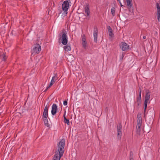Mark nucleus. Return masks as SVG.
<instances>
[{
	"label": "nucleus",
	"mask_w": 160,
	"mask_h": 160,
	"mask_svg": "<svg viewBox=\"0 0 160 160\" xmlns=\"http://www.w3.org/2000/svg\"><path fill=\"white\" fill-rule=\"evenodd\" d=\"M58 149L56 151L54 156L53 160H60L64 153L65 146V139H62L58 144Z\"/></svg>",
	"instance_id": "1"
},
{
	"label": "nucleus",
	"mask_w": 160,
	"mask_h": 160,
	"mask_svg": "<svg viewBox=\"0 0 160 160\" xmlns=\"http://www.w3.org/2000/svg\"><path fill=\"white\" fill-rule=\"evenodd\" d=\"M67 32L65 30H63L59 34L58 41L60 43L61 42L63 45H66L68 43V37Z\"/></svg>",
	"instance_id": "2"
},
{
	"label": "nucleus",
	"mask_w": 160,
	"mask_h": 160,
	"mask_svg": "<svg viewBox=\"0 0 160 160\" xmlns=\"http://www.w3.org/2000/svg\"><path fill=\"white\" fill-rule=\"evenodd\" d=\"M40 45L39 44L36 43L33 46V48L31 51L32 55H35L36 54H38L41 50Z\"/></svg>",
	"instance_id": "3"
},
{
	"label": "nucleus",
	"mask_w": 160,
	"mask_h": 160,
	"mask_svg": "<svg viewBox=\"0 0 160 160\" xmlns=\"http://www.w3.org/2000/svg\"><path fill=\"white\" fill-rule=\"evenodd\" d=\"M150 92L149 90H147L146 92V95L145 96V100L144 101V111H146L147 109L148 103V101L150 99Z\"/></svg>",
	"instance_id": "4"
},
{
	"label": "nucleus",
	"mask_w": 160,
	"mask_h": 160,
	"mask_svg": "<svg viewBox=\"0 0 160 160\" xmlns=\"http://www.w3.org/2000/svg\"><path fill=\"white\" fill-rule=\"evenodd\" d=\"M69 4L68 0L64 1L62 5V10L64 11L63 14L66 15L67 14V11L68 9Z\"/></svg>",
	"instance_id": "5"
},
{
	"label": "nucleus",
	"mask_w": 160,
	"mask_h": 160,
	"mask_svg": "<svg viewBox=\"0 0 160 160\" xmlns=\"http://www.w3.org/2000/svg\"><path fill=\"white\" fill-rule=\"evenodd\" d=\"M120 48L123 51H125L129 49V45L125 42H122Z\"/></svg>",
	"instance_id": "6"
},
{
	"label": "nucleus",
	"mask_w": 160,
	"mask_h": 160,
	"mask_svg": "<svg viewBox=\"0 0 160 160\" xmlns=\"http://www.w3.org/2000/svg\"><path fill=\"white\" fill-rule=\"evenodd\" d=\"M122 126L121 123H119L117 126L118 136L121 137L122 135Z\"/></svg>",
	"instance_id": "7"
},
{
	"label": "nucleus",
	"mask_w": 160,
	"mask_h": 160,
	"mask_svg": "<svg viewBox=\"0 0 160 160\" xmlns=\"http://www.w3.org/2000/svg\"><path fill=\"white\" fill-rule=\"evenodd\" d=\"M57 110V107L56 104H53L52 107L51 113L52 115L56 114Z\"/></svg>",
	"instance_id": "8"
},
{
	"label": "nucleus",
	"mask_w": 160,
	"mask_h": 160,
	"mask_svg": "<svg viewBox=\"0 0 160 160\" xmlns=\"http://www.w3.org/2000/svg\"><path fill=\"white\" fill-rule=\"evenodd\" d=\"M84 11L86 16H89L90 14L89 6L88 4H86L84 8Z\"/></svg>",
	"instance_id": "9"
},
{
	"label": "nucleus",
	"mask_w": 160,
	"mask_h": 160,
	"mask_svg": "<svg viewBox=\"0 0 160 160\" xmlns=\"http://www.w3.org/2000/svg\"><path fill=\"white\" fill-rule=\"evenodd\" d=\"M49 108V106H48V105H46L45 106V108L44 109L42 116L48 117V112Z\"/></svg>",
	"instance_id": "10"
},
{
	"label": "nucleus",
	"mask_w": 160,
	"mask_h": 160,
	"mask_svg": "<svg viewBox=\"0 0 160 160\" xmlns=\"http://www.w3.org/2000/svg\"><path fill=\"white\" fill-rule=\"evenodd\" d=\"M94 41V42L97 43V42L98 37V29L96 28L95 29L93 32Z\"/></svg>",
	"instance_id": "11"
},
{
	"label": "nucleus",
	"mask_w": 160,
	"mask_h": 160,
	"mask_svg": "<svg viewBox=\"0 0 160 160\" xmlns=\"http://www.w3.org/2000/svg\"><path fill=\"white\" fill-rule=\"evenodd\" d=\"M107 29L109 35L111 37H113L114 36V34L110 26H108Z\"/></svg>",
	"instance_id": "12"
},
{
	"label": "nucleus",
	"mask_w": 160,
	"mask_h": 160,
	"mask_svg": "<svg viewBox=\"0 0 160 160\" xmlns=\"http://www.w3.org/2000/svg\"><path fill=\"white\" fill-rule=\"evenodd\" d=\"M57 79V76L56 74L55 75L52 77V79L50 83V86H52L55 82V81Z\"/></svg>",
	"instance_id": "13"
},
{
	"label": "nucleus",
	"mask_w": 160,
	"mask_h": 160,
	"mask_svg": "<svg viewBox=\"0 0 160 160\" xmlns=\"http://www.w3.org/2000/svg\"><path fill=\"white\" fill-rule=\"evenodd\" d=\"M64 48L65 51H69L71 50V48L70 44L68 43V44H66L65 46L64 47Z\"/></svg>",
	"instance_id": "14"
},
{
	"label": "nucleus",
	"mask_w": 160,
	"mask_h": 160,
	"mask_svg": "<svg viewBox=\"0 0 160 160\" xmlns=\"http://www.w3.org/2000/svg\"><path fill=\"white\" fill-rule=\"evenodd\" d=\"M126 1L128 8H131L132 6V4L131 3L132 0H126Z\"/></svg>",
	"instance_id": "15"
},
{
	"label": "nucleus",
	"mask_w": 160,
	"mask_h": 160,
	"mask_svg": "<svg viewBox=\"0 0 160 160\" xmlns=\"http://www.w3.org/2000/svg\"><path fill=\"white\" fill-rule=\"evenodd\" d=\"M48 117L47 116H42V118H43V121L45 125L46 126H47L48 125Z\"/></svg>",
	"instance_id": "16"
},
{
	"label": "nucleus",
	"mask_w": 160,
	"mask_h": 160,
	"mask_svg": "<svg viewBox=\"0 0 160 160\" xmlns=\"http://www.w3.org/2000/svg\"><path fill=\"white\" fill-rule=\"evenodd\" d=\"M142 92V90L141 88H139V96L137 98V101H141V95Z\"/></svg>",
	"instance_id": "17"
},
{
	"label": "nucleus",
	"mask_w": 160,
	"mask_h": 160,
	"mask_svg": "<svg viewBox=\"0 0 160 160\" xmlns=\"http://www.w3.org/2000/svg\"><path fill=\"white\" fill-rule=\"evenodd\" d=\"M82 44L83 48L84 49H86L87 47V42H82Z\"/></svg>",
	"instance_id": "18"
},
{
	"label": "nucleus",
	"mask_w": 160,
	"mask_h": 160,
	"mask_svg": "<svg viewBox=\"0 0 160 160\" xmlns=\"http://www.w3.org/2000/svg\"><path fill=\"white\" fill-rule=\"evenodd\" d=\"M157 8V12H160V7L159 4L157 2L156 3Z\"/></svg>",
	"instance_id": "19"
},
{
	"label": "nucleus",
	"mask_w": 160,
	"mask_h": 160,
	"mask_svg": "<svg viewBox=\"0 0 160 160\" xmlns=\"http://www.w3.org/2000/svg\"><path fill=\"white\" fill-rule=\"evenodd\" d=\"M115 8L113 7L111 8V12L113 16H114L115 15Z\"/></svg>",
	"instance_id": "20"
},
{
	"label": "nucleus",
	"mask_w": 160,
	"mask_h": 160,
	"mask_svg": "<svg viewBox=\"0 0 160 160\" xmlns=\"http://www.w3.org/2000/svg\"><path fill=\"white\" fill-rule=\"evenodd\" d=\"M64 121L65 123H67L68 125H69L70 124L69 120L67 118H65L64 119Z\"/></svg>",
	"instance_id": "21"
},
{
	"label": "nucleus",
	"mask_w": 160,
	"mask_h": 160,
	"mask_svg": "<svg viewBox=\"0 0 160 160\" xmlns=\"http://www.w3.org/2000/svg\"><path fill=\"white\" fill-rule=\"evenodd\" d=\"M86 41V39L85 38V35L83 34L82 36V42H85Z\"/></svg>",
	"instance_id": "22"
},
{
	"label": "nucleus",
	"mask_w": 160,
	"mask_h": 160,
	"mask_svg": "<svg viewBox=\"0 0 160 160\" xmlns=\"http://www.w3.org/2000/svg\"><path fill=\"white\" fill-rule=\"evenodd\" d=\"M137 124L142 125V119L140 118V119H138L137 121Z\"/></svg>",
	"instance_id": "23"
},
{
	"label": "nucleus",
	"mask_w": 160,
	"mask_h": 160,
	"mask_svg": "<svg viewBox=\"0 0 160 160\" xmlns=\"http://www.w3.org/2000/svg\"><path fill=\"white\" fill-rule=\"evenodd\" d=\"M137 102L138 105L137 107L138 108H139V106H140L141 103V101H137Z\"/></svg>",
	"instance_id": "24"
},
{
	"label": "nucleus",
	"mask_w": 160,
	"mask_h": 160,
	"mask_svg": "<svg viewBox=\"0 0 160 160\" xmlns=\"http://www.w3.org/2000/svg\"><path fill=\"white\" fill-rule=\"evenodd\" d=\"M141 129H137L136 133L137 134L139 135L140 134Z\"/></svg>",
	"instance_id": "25"
},
{
	"label": "nucleus",
	"mask_w": 160,
	"mask_h": 160,
	"mask_svg": "<svg viewBox=\"0 0 160 160\" xmlns=\"http://www.w3.org/2000/svg\"><path fill=\"white\" fill-rule=\"evenodd\" d=\"M130 158H133V153L132 151L130 152Z\"/></svg>",
	"instance_id": "26"
},
{
	"label": "nucleus",
	"mask_w": 160,
	"mask_h": 160,
	"mask_svg": "<svg viewBox=\"0 0 160 160\" xmlns=\"http://www.w3.org/2000/svg\"><path fill=\"white\" fill-rule=\"evenodd\" d=\"M157 15H158V21H159V19L160 17V12H157Z\"/></svg>",
	"instance_id": "27"
},
{
	"label": "nucleus",
	"mask_w": 160,
	"mask_h": 160,
	"mask_svg": "<svg viewBox=\"0 0 160 160\" xmlns=\"http://www.w3.org/2000/svg\"><path fill=\"white\" fill-rule=\"evenodd\" d=\"M7 59L6 57V56L5 55V54H4L3 55V60L4 61H5Z\"/></svg>",
	"instance_id": "28"
},
{
	"label": "nucleus",
	"mask_w": 160,
	"mask_h": 160,
	"mask_svg": "<svg viewBox=\"0 0 160 160\" xmlns=\"http://www.w3.org/2000/svg\"><path fill=\"white\" fill-rule=\"evenodd\" d=\"M68 104L67 101L65 100L63 101V105L64 106H66Z\"/></svg>",
	"instance_id": "29"
},
{
	"label": "nucleus",
	"mask_w": 160,
	"mask_h": 160,
	"mask_svg": "<svg viewBox=\"0 0 160 160\" xmlns=\"http://www.w3.org/2000/svg\"><path fill=\"white\" fill-rule=\"evenodd\" d=\"M141 126V125H138L137 124V126L136 127L137 129H140V128Z\"/></svg>",
	"instance_id": "30"
},
{
	"label": "nucleus",
	"mask_w": 160,
	"mask_h": 160,
	"mask_svg": "<svg viewBox=\"0 0 160 160\" xmlns=\"http://www.w3.org/2000/svg\"><path fill=\"white\" fill-rule=\"evenodd\" d=\"M137 117L138 118V119H140V118L142 119L140 114H138L137 115Z\"/></svg>",
	"instance_id": "31"
},
{
	"label": "nucleus",
	"mask_w": 160,
	"mask_h": 160,
	"mask_svg": "<svg viewBox=\"0 0 160 160\" xmlns=\"http://www.w3.org/2000/svg\"><path fill=\"white\" fill-rule=\"evenodd\" d=\"M66 111H65V112L64 113V114H63V117L64 118V119H65V118H66V116H65V115H66Z\"/></svg>",
	"instance_id": "32"
},
{
	"label": "nucleus",
	"mask_w": 160,
	"mask_h": 160,
	"mask_svg": "<svg viewBox=\"0 0 160 160\" xmlns=\"http://www.w3.org/2000/svg\"><path fill=\"white\" fill-rule=\"evenodd\" d=\"M51 87V86H50V85L49 84V86H48V87H47L46 88H47V89H48L49 88H50Z\"/></svg>",
	"instance_id": "33"
},
{
	"label": "nucleus",
	"mask_w": 160,
	"mask_h": 160,
	"mask_svg": "<svg viewBox=\"0 0 160 160\" xmlns=\"http://www.w3.org/2000/svg\"><path fill=\"white\" fill-rule=\"evenodd\" d=\"M130 160H134L133 158H130Z\"/></svg>",
	"instance_id": "34"
},
{
	"label": "nucleus",
	"mask_w": 160,
	"mask_h": 160,
	"mask_svg": "<svg viewBox=\"0 0 160 160\" xmlns=\"http://www.w3.org/2000/svg\"><path fill=\"white\" fill-rule=\"evenodd\" d=\"M146 36H143V39H146Z\"/></svg>",
	"instance_id": "35"
},
{
	"label": "nucleus",
	"mask_w": 160,
	"mask_h": 160,
	"mask_svg": "<svg viewBox=\"0 0 160 160\" xmlns=\"http://www.w3.org/2000/svg\"><path fill=\"white\" fill-rule=\"evenodd\" d=\"M123 57H124V55H123V54H122V58H121V59H123Z\"/></svg>",
	"instance_id": "36"
},
{
	"label": "nucleus",
	"mask_w": 160,
	"mask_h": 160,
	"mask_svg": "<svg viewBox=\"0 0 160 160\" xmlns=\"http://www.w3.org/2000/svg\"><path fill=\"white\" fill-rule=\"evenodd\" d=\"M118 2H119V3H120V4H121V2H120V0H117Z\"/></svg>",
	"instance_id": "37"
},
{
	"label": "nucleus",
	"mask_w": 160,
	"mask_h": 160,
	"mask_svg": "<svg viewBox=\"0 0 160 160\" xmlns=\"http://www.w3.org/2000/svg\"><path fill=\"white\" fill-rule=\"evenodd\" d=\"M48 89L46 88V89L44 90V92H46Z\"/></svg>",
	"instance_id": "38"
},
{
	"label": "nucleus",
	"mask_w": 160,
	"mask_h": 160,
	"mask_svg": "<svg viewBox=\"0 0 160 160\" xmlns=\"http://www.w3.org/2000/svg\"><path fill=\"white\" fill-rule=\"evenodd\" d=\"M121 6L122 7V3H121Z\"/></svg>",
	"instance_id": "39"
}]
</instances>
